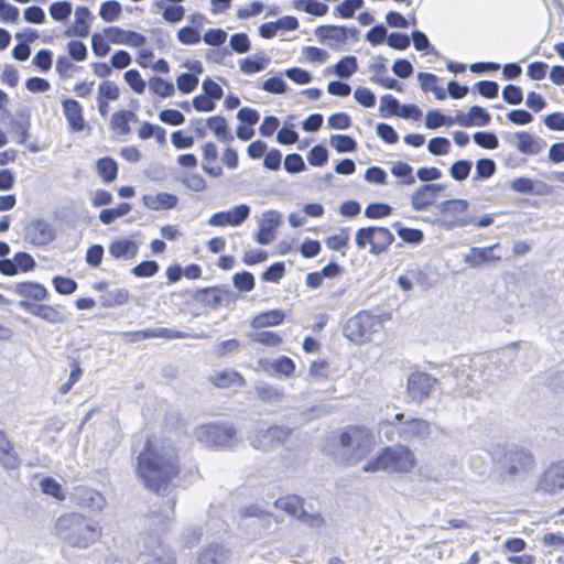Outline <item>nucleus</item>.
<instances>
[{
    "instance_id": "obj_1",
    "label": "nucleus",
    "mask_w": 564,
    "mask_h": 564,
    "mask_svg": "<svg viewBox=\"0 0 564 564\" xmlns=\"http://www.w3.org/2000/svg\"><path fill=\"white\" fill-rule=\"evenodd\" d=\"M182 462L176 447L156 435L147 436L135 458V475L154 494L166 491L182 475Z\"/></svg>"
},
{
    "instance_id": "obj_2",
    "label": "nucleus",
    "mask_w": 564,
    "mask_h": 564,
    "mask_svg": "<svg viewBox=\"0 0 564 564\" xmlns=\"http://www.w3.org/2000/svg\"><path fill=\"white\" fill-rule=\"evenodd\" d=\"M53 534L72 547L86 549L101 539L102 528L82 513L66 512L56 519Z\"/></svg>"
},
{
    "instance_id": "obj_3",
    "label": "nucleus",
    "mask_w": 564,
    "mask_h": 564,
    "mask_svg": "<svg viewBox=\"0 0 564 564\" xmlns=\"http://www.w3.org/2000/svg\"><path fill=\"white\" fill-rule=\"evenodd\" d=\"M335 445L343 451L341 464H356L367 457L376 445L372 431L364 424H350L337 433Z\"/></svg>"
},
{
    "instance_id": "obj_4",
    "label": "nucleus",
    "mask_w": 564,
    "mask_h": 564,
    "mask_svg": "<svg viewBox=\"0 0 564 564\" xmlns=\"http://www.w3.org/2000/svg\"><path fill=\"white\" fill-rule=\"evenodd\" d=\"M417 465L414 452L406 445L384 446L362 466L365 473L410 474Z\"/></svg>"
},
{
    "instance_id": "obj_5",
    "label": "nucleus",
    "mask_w": 564,
    "mask_h": 564,
    "mask_svg": "<svg viewBox=\"0 0 564 564\" xmlns=\"http://www.w3.org/2000/svg\"><path fill=\"white\" fill-rule=\"evenodd\" d=\"M390 318L391 315L388 313L373 314L370 311H360L346 322L345 336L356 344H365L372 335L380 333Z\"/></svg>"
},
{
    "instance_id": "obj_6",
    "label": "nucleus",
    "mask_w": 564,
    "mask_h": 564,
    "mask_svg": "<svg viewBox=\"0 0 564 564\" xmlns=\"http://www.w3.org/2000/svg\"><path fill=\"white\" fill-rule=\"evenodd\" d=\"M195 435L198 442L214 448H228L237 441L235 426L227 422L202 424L197 427Z\"/></svg>"
},
{
    "instance_id": "obj_7",
    "label": "nucleus",
    "mask_w": 564,
    "mask_h": 564,
    "mask_svg": "<svg viewBox=\"0 0 564 564\" xmlns=\"http://www.w3.org/2000/svg\"><path fill=\"white\" fill-rule=\"evenodd\" d=\"M393 241V234L382 226L361 227L355 234L357 248L364 250L369 247L368 251L373 256L387 252Z\"/></svg>"
},
{
    "instance_id": "obj_8",
    "label": "nucleus",
    "mask_w": 564,
    "mask_h": 564,
    "mask_svg": "<svg viewBox=\"0 0 564 564\" xmlns=\"http://www.w3.org/2000/svg\"><path fill=\"white\" fill-rule=\"evenodd\" d=\"M469 204L465 199H448L440 205L441 226L447 230L470 226Z\"/></svg>"
},
{
    "instance_id": "obj_9",
    "label": "nucleus",
    "mask_w": 564,
    "mask_h": 564,
    "mask_svg": "<svg viewBox=\"0 0 564 564\" xmlns=\"http://www.w3.org/2000/svg\"><path fill=\"white\" fill-rule=\"evenodd\" d=\"M534 466L533 455L522 447L506 451L501 458V474L510 478L528 474Z\"/></svg>"
},
{
    "instance_id": "obj_10",
    "label": "nucleus",
    "mask_w": 564,
    "mask_h": 564,
    "mask_svg": "<svg viewBox=\"0 0 564 564\" xmlns=\"http://www.w3.org/2000/svg\"><path fill=\"white\" fill-rule=\"evenodd\" d=\"M187 334L177 330V329H171L166 327H156V328H147V329H140V330H130L124 332L121 335V338L127 344H134L139 343L145 339L151 338H164V339H183L186 338Z\"/></svg>"
},
{
    "instance_id": "obj_11",
    "label": "nucleus",
    "mask_w": 564,
    "mask_h": 564,
    "mask_svg": "<svg viewBox=\"0 0 564 564\" xmlns=\"http://www.w3.org/2000/svg\"><path fill=\"white\" fill-rule=\"evenodd\" d=\"M315 35L322 43L338 46L346 44L349 37L356 40L358 30L355 28L348 29L344 25L326 24L317 26Z\"/></svg>"
},
{
    "instance_id": "obj_12",
    "label": "nucleus",
    "mask_w": 564,
    "mask_h": 564,
    "mask_svg": "<svg viewBox=\"0 0 564 564\" xmlns=\"http://www.w3.org/2000/svg\"><path fill=\"white\" fill-rule=\"evenodd\" d=\"M436 383V379L426 372H412L406 382V392L415 402L427 399Z\"/></svg>"
},
{
    "instance_id": "obj_13",
    "label": "nucleus",
    "mask_w": 564,
    "mask_h": 564,
    "mask_svg": "<svg viewBox=\"0 0 564 564\" xmlns=\"http://www.w3.org/2000/svg\"><path fill=\"white\" fill-rule=\"evenodd\" d=\"M292 430L286 426L272 425L259 431L252 438V446L258 449H265L284 444L291 436Z\"/></svg>"
},
{
    "instance_id": "obj_14",
    "label": "nucleus",
    "mask_w": 564,
    "mask_h": 564,
    "mask_svg": "<svg viewBox=\"0 0 564 564\" xmlns=\"http://www.w3.org/2000/svg\"><path fill=\"white\" fill-rule=\"evenodd\" d=\"M250 215V208L246 204H240L225 212H218L210 216L208 224L214 227H237L241 225Z\"/></svg>"
},
{
    "instance_id": "obj_15",
    "label": "nucleus",
    "mask_w": 564,
    "mask_h": 564,
    "mask_svg": "<svg viewBox=\"0 0 564 564\" xmlns=\"http://www.w3.org/2000/svg\"><path fill=\"white\" fill-rule=\"evenodd\" d=\"M536 489L544 494H554L564 489V465L551 464L541 475Z\"/></svg>"
},
{
    "instance_id": "obj_16",
    "label": "nucleus",
    "mask_w": 564,
    "mask_h": 564,
    "mask_svg": "<svg viewBox=\"0 0 564 564\" xmlns=\"http://www.w3.org/2000/svg\"><path fill=\"white\" fill-rule=\"evenodd\" d=\"M444 189L442 184H424L421 185L412 195H411V205L412 208L416 212H422L429 209L433 206L440 193Z\"/></svg>"
},
{
    "instance_id": "obj_17",
    "label": "nucleus",
    "mask_w": 564,
    "mask_h": 564,
    "mask_svg": "<svg viewBox=\"0 0 564 564\" xmlns=\"http://www.w3.org/2000/svg\"><path fill=\"white\" fill-rule=\"evenodd\" d=\"M500 249V243H494L488 247H473L465 256V263L470 268H480L485 264L499 262L502 257L496 250Z\"/></svg>"
},
{
    "instance_id": "obj_18",
    "label": "nucleus",
    "mask_w": 564,
    "mask_h": 564,
    "mask_svg": "<svg viewBox=\"0 0 564 564\" xmlns=\"http://www.w3.org/2000/svg\"><path fill=\"white\" fill-rule=\"evenodd\" d=\"M62 108L69 130L72 132L84 131L87 123L84 116V108L80 102L73 98H65L62 100Z\"/></svg>"
},
{
    "instance_id": "obj_19",
    "label": "nucleus",
    "mask_w": 564,
    "mask_h": 564,
    "mask_svg": "<svg viewBox=\"0 0 564 564\" xmlns=\"http://www.w3.org/2000/svg\"><path fill=\"white\" fill-rule=\"evenodd\" d=\"M400 437L406 441L426 440L431 435V424L427 420L421 417H412L403 422L398 430Z\"/></svg>"
},
{
    "instance_id": "obj_20",
    "label": "nucleus",
    "mask_w": 564,
    "mask_h": 564,
    "mask_svg": "<svg viewBox=\"0 0 564 564\" xmlns=\"http://www.w3.org/2000/svg\"><path fill=\"white\" fill-rule=\"evenodd\" d=\"M202 169L210 177L224 175L223 166L218 163L219 153L216 143L207 141L202 145Z\"/></svg>"
},
{
    "instance_id": "obj_21",
    "label": "nucleus",
    "mask_w": 564,
    "mask_h": 564,
    "mask_svg": "<svg viewBox=\"0 0 564 564\" xmlns=\"http://www.w3.org/2000/svg\"><path fill=\"white\" fill-rule=\"evenodd\" d=\"M21 305L32 315L51 324H61L66 319L64 312L58 306L26 302H21Z\"/></svg>"
},
{
    "instance_id": "obj_22",
    "label": "nucleus",
    "mask_w": 564,
    "mask_h": 564,
    "mask_svg": "<svg viewBox=\"0 0 564 564\" xmlns=\"http://www.w3.org/2000/svg\"><path fill=\"white\" fill-rule=\"evenodd\" d=\"M208 381L217 389L242 388L247 383L245 377L232 369L217 371L208 378Z\"/></svg>"
},
{
    "instance_id": "obj_23",
    "label": "nucleus",
    "mask_w": 564,
    "mask_h": 564,
    "mask_svg": "<svg viewBox=\"0 0 564 564\" xmlns=\"http://www.w3.org/2000/svg\"><path fill=\"white\" fill-rule=\"evenodd\" d=\"M285 321V313L280 308H272L256 314L251 321L250 326L253 329H263L267 327H274L283 324Z\"/></svg>"
},
{
    "instance_id": "obj_24",
    "label": "nucleus",
    "mask_w": 564,
    "mask_h": 564,
    "mask_svg": "<svg viewBox=\"0 0 564 564\" xmlns=\"http://www.w3.org/2000/svg\"><path fill=\"white\" fill-rule=\"evenodd\" d=\"M0 464L6 469H17L21 465V459L14 449L13 444L7 434L0 430Z\"/></svg>"
},
{
    "instance_id": "obj_25",
    "label": "nucleus",
    "mask_w": 564,
    "mask_h": 564,
    "mask_svg": "<svg viewBox=\"0 0 564 564\" xmlns=\"http://www.w3.org/2000/svg\"><path fill=\"white\" fill-rule=\"evenodd\" d=\"M455 120L463 127H485L489 124L491 117L482 107L471 106L466 115L459 113Z\"/></svg>"
},
{
    "instance_id": "obj_26",
    "label": "nucleus",
    "mask_w": 564,
    "mask_h": 564,
    "mask_svg": "<svg viewBox=\"0 0 564 564\" xmlns=\"http://www.w3.org/2000/svg\"><path fill=\"white\" fill-rule=\"evenodd\" d=\"M517 149L520 153L527 155H536L542 152L545 147V142L532 135L527 131H520L516 133Z\"/></svg>"
},
{
    "instance_id": "obj_27",
    "label": "nucleus",
    "mask_w": 564,
    "mask_h": 564,
    "mask_svg": "<svg viewBox=\"0 0 564 564\" xmlns=\"http://www.w3.org/2000/svg\"><path fill=\"white\" fill-rule=\"evenodd\" d=\"M142 202L151 210H167L177 206L178 198L174 194L162 192L155 195H143Z\"/></svg>"
},
{
    "instance_id": "obj_28",
    "label": "nucleus",
    "mask_w": 564,
    "mask_h": 564,
    "mask_svg": "<svg viewBox=\"0 0 564 564\" xmlns=\"http://www.w3.org/2000/svg\"><path fill=\"white\" fill-rule=\"evenodd\" d=\"M29 235L31 241L37 246H44L52 242L55 238V231L50 224L44 220H35L30 225Z\"/></svg>"
},
{
    "instance_id": "obj_29",
    "label": "nucleus",
    "mask_w": 564,
    "mask_h": 564,
    "mask_svg": "<svg viewBox=\"0 0 564 564\" xmlns=\"http://www.w3.org/2000/svg\"><path fill=\"white\" fill-rule=\"evenodd\" d=\"M15 292L23 299L37 302L44 301L48 296V291L43 284L31 281L18 283L15 285Z\"/></svg>"
},
{
    "instance_id": "obj_30",
    "label": "nucleus",
    "mask_w": 564,
    "mask_h": 564,
    "mask_svg": "<svg viewBox=\"0 0 564 564\" xmlns=\"http://www.w3.org/2000/svg\"><path fill=\"white\" fill-rule=\"evenodd\" d=\"M275 506L289 516L300 519L303 516L304 499L297 495H286L275 501Z\"/></svg>"
},
{
    "instance_id": "obj_31",
    "label": "nucleus",
    "mask_w": 564,
    "mask_h": 564,
    "mask_svg": "<svg viewBox=\"0 0 564 564\" xmlns=\"http://www.w3.org/2000/svg\"><path fill=\"white\" fill-rule=\"evenodd\" d=\"M108 249L115 259H132L138 253L137 243L126 238L111 241Z\"/></svg>"
},
{
    "instance_id": "obj_32",
    "label": "nucleus",
    "mask_w": 564,
    "mask_h": 564,
    "mask_svg": "<svg viewBox=\"0 0 564 564\" xmlns=\"http://www.w3.org/2000/svg\"><path fill=\"white\" fill-rule=\"evenodd\" d=\"M130 121H137V116L131 110L115 111L110 119V128L120 135L130 133Z\"/></svg>"
},
{
    "instance_id": "obj_33",
    "label": "nucleus",
    "mask_w": 564,
    "mask_h": 564,
    "mask_svg": "<svg viewBox=\"0 0 564 564\" xmlns=\"http://www.w3.org/2000/svg\"><path fill=\"white\" fill-rule=\"evenodd\" d=\"M206 126L219 141L230 142L234 140V135L225 117L212 116L207 118Z\"/></svg>"
},
{
    "instance_id": "obj_34",
    "label": "nucleus",
    "mask_w": 564,
    "mask_h": 564,
    "mask_svg": "<svg viewBox=\"0 0 564 564\" xmlns=\"http://www.w3.org/2000/svg\"><path fill=\"white\" fill-rule=\"evenodd\" d=\"M226 555L227 550L223 545L212 543L199 552L196 564H221Z\"/></svg>"
},
{
    "instance_id": "obj_35",
    "label": "nucleus",
    "mask_w": 564,
    "mask_h": 564,
    "mask_svg": "<svg viewBox=\"0 0 564 564\" xmlns=\"http://www.w3.org/2000/svg\"><path fill=\"white\" fill-rule=\"evenodd\" d=\"M96 170L98 176L104 183L113 182L117 178L119 172L117 162L110 156L98 159L96 162Z\"/></svg>"
},
{
    "instance_id": "obj_36",
    "label": "nucleus",
    "mask_w": 564,
    "mask_h": 564,
    "mask_svg": "<svg viewBox=\"0 0 564 564\" xmlns=\"http://www.w3.org/2000/svg\"><path fill=\"white\" fill-rule=\"evenodd\" d=\"M91 14L88 8L78 7L75 10L74 32L79 37H86L89 34Z\"/></svg>"
},
{
    "instance_id": "obj_37",
    "label": "nucleus",
    "mask_w": 564,
    "mask_h": 564,
    "mask_svg": "<svg viewBox=\"0 0 564 564\" xmlns=\"http://www.w3.org/2000/svg\"><path fill=\"white\" fill-rule=\"evenodd\" d=\"M419 80L421 88L424 91H432L437 100H444L446 98V91L444 88L438 86V78L432 73H420Z\"/></svg>"
},
{
    "instance_id": "obj_38",
    "label": "nucleus",
    "mask_w": 564,
    "mask_h": 564,
    "mask_svg": "<svg viewBox=\"0 0 564 564\" xmlns=\"http://www.w3.org/2000/svg\"><path fill=\"white\" fill-rule=\"evenodd\" d=\"M149 89L153 95L163 99L172 97L175 93L173 83L159 76H152L149 79Z\"/></svg>"
},
{
    "instance_id": "obj_39",
    "label": "nucleus",
    "mask_w": 564,
    "mask_h": 564,
    "mask_svg": "<svg viewBox=\"0 0 564 564\" xmlns=\"http://www.w3.org/2000/svg\"><path fill=\"white\" fill-rule=\"evenodd\" d=\"M350 241V228L343 227L339 228L338 232L328 236L325 239V245L328 249L333 251H343L345 250Z\"/></svg>"
},
{
    "instance_id": "obj_40",
    "label": "nucleus",
    "mask_w": 564,
    "mask_h": 564,
    "mask_svg": "<svg viewBox=\"0 0 564 564\" xmlns=\"http://www.w3.org/2000/svg\"><path fill=\"white\" fill-rule=\"evenodd\" d=\"M375 75L372 77V80L377 83L378 85L387 88V89H394L400 91L401 86L398 83L397 79L389 77L388 69L384 64H376L373 67Z\"/></svg>"
},
{
    "instance_id": "obj_41",
    "label": "nucleus",
    "mask_w": 564,
    "mask_h": 564,
    "mask_svg": "<svg viewBox=\"0 0 564 564\" xmlns=\"http://www.w3.org/2000/svg\"><path fill=\"white\" fill-rule=\"evenodd\" d=\"M131 212V205L129 203H120L115 208H106L99 213V220L104 225L112 224L117 218L123 217Z\"/></svg>"
},
{
    "instance_id": "obj_42",
    "label": "nucleus",
    "mask_w": 564,
    "mask_h": 564,
    "mask_svg": "<svg viewBox=\"0 0 564 564\" xmlns=\"http://www.w3.org/2000/svg\"><path fill=\"white\" fill-rule=\"evenodd\" d=\"M252 341L264 347L276 348L283 344V337L273 330H260L252 336Z\"/></svg>"
},
{
    "instance_id": "obj_43",
    "label": "nucleus",
    "mask_w": 564,
    "mask_h": 564,
    "mask_svg": "<svg viewBox=\"0 0 564 564\" xmlns=\"http://www.w3.org/2000/svg\"><path fill=\"white\" fill-rule=\"evenodd\" d=\"M155 6L162 11V18L169 23H177L185 17V8L181 4L164 6L163 1H158Z\"/></svg>"
},
{
    "instance_id": "obj_44",
    "label": "nucleus",
    "mask_w": 564,
    "mask_h": 564,
    "mask_svg": "<svg viewBox=\"0 0 564 564\" xmlns=\"http://www.w3.org/2000/svg\"><path fill=\"white\" fill-rule=\"evenodd\" d=\"M364 4V0H344L334 9V15L341 19H351Z\"/></svg>"
},
{
    "instance_id": "obj_45",
    "label": "nucleus",
    "mask_w": 564,
    "mask_h": 564,
    "mask_svg": "<svg viewBox=\"0 0 564 564\" xmlns=\"http://www.w3.org/2000/svg\"><path fill=\"white\" fill-rule=\"evenodd\" d=\"M295 8L315 17H323L328 12V6L318 0H299Z\"/></svg>"
},
{
    "instance_id": "obj_46",
    "label": "nucleus",
    "mask_w": 564,
    "mask_h": 564,
    "mask_svg": "<svg viewBox=\"0 0 564 564\" xmlns=\"http://www.w3.org/2000/svg\"><path fill=\"white\" fill-rule=\"evenodd\" d=\"M270 366L274 373L284 376L286 378L292 377L296 368L293 359L288 356H281L276 358L270 364Z\"/></svg>"
},
{
    "instance_id": "obj_47",
    "label": "nucleus",
    "mask_w": 564,
    "mask_h": 564,
    "mask_svg": "<svg viewBox=\"0 0 564 564\" xmlns=\"http://www.w3.org/2000/svg\"><path fill=\"white\" fill-rule=\"evenodd\" d=\"M268 65L265 57H246L239 63L240 70L246 75H252L263 70Z\"/></svg>"
},
{
    "instance_id": "obj_48",
    "label": "nucleus",
    "mask_w": 564,
    "mask_h": 564,
    "mask_svg": "<svg viewBox=\"0 0 564 564\" xmlns=\"http://www.w3.org/2000/svg\"><path fill=\"white\" fill-rule=\"evenodd\" d=\"M41 490L56 500L63 501L65 500V492L58 481H56L53 477H45L40 482Z\"/></svg>"
},
{
    "instance_id": "obj_49",
    "label": "nucleus",
    "mask_w": 564,
    "mask_h": 564,
    "mask_svg": "<svg viewBox=\"0 0 564 564\" xmlns=\"http://www.w3.org/2000/svg\"><path fill=\"white\" fill-rule=\"evenodd\" d=\"M393 228L395 229L398 236L408 243H420L423 238V231L416 228H408L401 226L400 223L393 224Z\"/></svg>"
},
{
    "instance_id": "obj_50",
    "label": "nucleus",
    "mask_w": 564,
    "mask_h": 564,
    "mask_svg": "<svg viewBox=\"0 0 564 564\" xmlns=\"http://www.w3.org/2000/svg\"><path fill=\"white\" fill-rule=\"evenodd\" d=\"M121 11V4L118 1L108 0L101 3L99 15L104 21L112 22L120 17Z\"/></svg>"
},
{
    "instance_id": "obj_51",
    "label": "nucleus",
    "mask_w": 564,
    "mask_h": 564,
    "mask_svg": "<svg viewBox=\"0 0 564 564\" xmlns=\"http://www.w3.org/2000/svg\"><path fill=\"white\" fill-rule=\"evenodd\" d=\"M123 78L133 93L142 95L145 91L147 83L138 69L127 70Z\"/></svg>"
},
{
    "instance_id": "obj_52",
    "label": "nucleus",
    "mask_w": 564,
    "mask_h": 564,
    "mask_svg": "<svg viewBox=\"0 0 564 564\" xmlns=\"http://www.w3.org/2000/svg\"><path fill=\"white\" fill-rule=\"evenodd\" d=\"M357 68V58L352 55L340 58L335 65V72L341 78L350 77Z\"/></svg>"
},
{
    "instance_id": "obj_53",
    "label": "nucleus",
    "mask_w": 564,
    "mask_h": 564,
    "mask_svg": "<svg viewBox=\"0 0 564 564\" xmlns=\"http://www.w3.org/2000/svg\"><path fill=\"white\" fill-rule=\"evenodd\" d=\"M72 3L69 1H55L53 2L50 8V15L55 21H65L67 20L72 14Z\"/></svg>"
},
{
    "instance_id": "obj_54",
    "label": "nucleus",
    "mask_w": 564,
    "mask_h": 564,
    "mask_svg": "<svg viewBox=\"0 0 564 564\" xmlns=\"http://www.w3.org/2000/svg\"><path fill=\"white\" fill-rule=\"evenodd\" d=\"M83 377V369L80 367V362L77 359H73L70 362V373L66 382H64L59 388L58 392L61 394L68 393L73 386L79 381V379Z\"/></svg>"
},
{
    "instance_id": "obj_55",
    "label": "nucleus",
    "mask_w": 564,
    "mask_h": 564,
    "mask_svg": "<svg viewBox=\"0 0 564 564\" xmlns=\"http://www.w3.org/2000/svg\"><path fill=\"white\" fill-rule=\"evenodd\" d=\"M400 109L401 106L399 100L394 98L392 95H384L381 97L379 110L382 117H399Z\"/></svg>"
},
{
    "instance_id": "obj_56",
    "label": "nucleus",
    "mask_w": 564,
    "mask_h": 564,
    "mask_svg": "<svg viewBox=\"0 0 564 564\" xmlns=\"http://www.w3.org/2000/svg\"><path fill=\"white\" fill-rule=\"evenodd\" d=\"M330 144L338 153L352 152L357 148L356 141L346 134L333 135Z\"/></svg>"
},
{
    "instance_id": "obj_57",
    "label": "nucleus",
    "mask_w": 564,
    "mask_h": 564,
    "mask_svg": "<svg viewBox=\"0 0 564 564\" xmlns=\"http://www.w3.org/2000/svg\"><path fill=\"white\" fill-rule=\"evenodd\" d=\"M55 291L62 295H69L77 290V282L67 276L56 275L52 280Z\"/></svg>"
},
{
    "instance_id": "obj_58",
    "label": "nucleus",
    "mask_w": 564,
    "mask_h": 564,
    "mask_svg": "<svg viewBox=\"0 0 564 564\" xmlns=\"http://www.w3.org/2000/svg\"><path fill=\"white\" fill-rule=\"evenodd\" d=\"M198 82L199 79L195 74L183 73L177 76L176 86L182 94H191L196 89Z\"/></svg>"
},
{
    "instance_id": "obj_59",
    "label": "nucleus",
    "mask_w": 564,
    "mask_h": 564,
    "mask_svg": "<svg viewBox=\"0 0 564 564\" xmlns=\"http://www.w3.org/2000/svg\"><path fill=\"white\" fill-rule=\"evenodd\" d=\"M176 37L184 45H195L202 40L199 31L192 26L181 28L176 33Z\"/></svg>"
},
{
    "instance_id": "obj_60",
    "label": "nucleus",
    "mask_w": 564,
    "mask_h": 564,
    "mask_svg": "<svg viewBox=\"0 0 564 564\" xmlns=\"http://www.w3.org/2000/svg\"><path fill=\"white\" fill-rule=\"evenodd\" d=\"M120 96V89L118 85L113 82L106 80L102 82L98 87V99L115 101Z\"/></svg>"
},
{
    "instance_id": "obj_61",
    "label": "nucleus",
    "mask_w": 564,
    "mask_h": 564,
    "mask_svg": "<svg viewBox=\"0 0 564 564\" xmlns=\"http://www.w3.org/2000/svg\"><path fill=\"white\" fill-rule=\"evenodd\" d=\"M392 213V207L384 203H371L365 208V216L369 219H380L388 217Z\"/></svg>"
},
{
    "instance_id": "obj_62",
    "label": "nucleus",
    "mask_w": 564,
    "mask_h": 564,
    "mask_svg": "<svg viewBox=\"0 0 564 564\" xmlns=\"http://www.w3.org/2000/svg\"><path fill=\"white\" fill-rule=\"evenodd\" d=\"M182 184L191 191L203 192L206 186V180L199 173H187L181 178Z\"/></svg>"
},
{
    "instance_id": "obj_63",
    "label": "nucleus",
    "mask_w": 564,
    "mask_h": 564,
    "mask_svg": "<svg viewBox=\"0 0 564 564\" xmlns=\"http://www.w3.org/2000/svg\"><path fill=\"white\" fill-rule=\"evenodd\" d=\"M160 267L154 260L142 261L137 264L132 270V274L138 278H151L155 275L159 271Z\"/></svg>"
},
{
    "instance_id": "obj_64",
    "label": "nucleus",
    "mask_w": 564,
    "mask_h": 564,
    "mask_svg": "<svg viewBox=\"0 0 564 564\" xmlns=\"http://www.w3.org/2000/svg\"><path fill=\"white\" fill-rule=\"evenodd\" d=\"M308 373L312 378L326 380L329 377V362L326 359L313 360L310 365Z\"/></svg>"
}]
</instances>
